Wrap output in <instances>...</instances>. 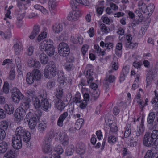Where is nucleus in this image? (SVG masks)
<instances>
[{"mask_svg":"<svg viewBox=\"0 0 158 158\" xmlns=\"http://www.w3.org/2000/svg\"><path fill=\"white\" fill-rule=\"evenodd\" d=\"M154 94H155V97L151 101V102L152 104L155 103L156 102H158V93H157L156 90H155Z\"/></svg>","mask_w":158,"mask_h":158,"instance_id":"obj_52","label":"nucleus"},{"mask_svg":"<svg viewBox=\"0 0 158 158\" xmlns=\"http://www.w3.org/2000/svg\"><path fill=\"white\" fill-rule=\"evenodd\" d=\"M15 77V70L14 68H12L9 73V79L10 80H13Z\"/></svg>","mask_w":158,"mask_h":158,"instance_id":"obj_50","label":"nucleus"},{"mask_svg":"<svg viewBox=\"0 0 158 158\" xmlns=\"http://www.w3.org/2000/svg\"><path fill=\"white\" fill-rule=\"evenodd\" d=\"M126 48H133L136 46V44L134 43L131 42L126 41Z\"/></svg>","mask_w":158,"mask_h":158,"instance_id":"obj_54","label":"nucleus"},{"mask_svg":"<svg viewBox=\"0 0 158 158\" xmlns=\"http://www.w3.org/2000/svg\"><path fill=\"white\" fill-rule=\"evenodd\" d=\"M144 124L142 123L138 129L137 131L136 132V135L137 137L140 136L142 135L144 130Z\"/></svg>","mask_w":158,"mask_h":158,"instance_id":"obj_32","label":"nucleus"},{"mask_svg":"<svg viewBox=\"0 0 158 158\" xmlns=\"http://www.w3.org/2000/svg\"><path fill=\"white\" fill-rule=\"evenodd\" d=\"M15 63L17 68V71L20 75L22 72V69L20 58L19 57H17L15 59Z\"/></svg>","mask_w":158,"mask_h":158,"instance_id":"obj_23","label":"nucleus"},{"mask_svg":"<svg viewBox=\"0 0 158 158\" xmlns=\"http://www.w3.org/2000/svg\"><path fill=\"white\" fill-rule=\"evenodd\" d=\"M13 136H16L18 139L23 138V140L26 143L27 147L28 146L29 143L31 138L30 133L24 128L21 126L18 127L15 130V134Z\"/></svg>","mask_w":158,"mask_h":158,"instance_id":"obj_1","label":"nucleus"},{"mask_svg":"<svg viewBox=\"0 0 158 158\" xmlns=\"http://www.w3.org/2000/svg\"><path fill=\"white\" fill-rule=\"evenodd\" d=\"M52 138L49 136L46 137L45 138L44 144L51 145Z\"/></svg>","mask_w":158,"mask_h":158,"instance_id":"obj_62","label":"nucleus"},{"mask_svg":"<svg viewBox=\"0 0 158 158\" xmlns=\"http://www.w3.org/2000/svg\"><path fill=\"white\" fill-rule=\"evenodd\" d=\"M40 31V27L39 25L36 24L33 27L32 31L35 34L38 35Z\"/></svg>","mask_w":158,"mask_h":158,"instance_id":"obj_51","label":"nucleus"},{"mask_svg":"<svg viewBox=\"0 0 158 158\" xmlns=\"http://www.w3.org/2000/svg\"><path fill=\"white\" fill-rule=\"evenodd\" d=\"M74 68L73 64L72 63H69L66 64L65 66V69L68 71H71L73 70Z\"/></svg>","mask_w":158,"mask_h":158,"instance_id":"obj_64","label":"nucleus"},{"mask_svg":"<svg viewBox=\"0 0 158 158\" xmlns=\"http://www.w3.org/2000/svg\"><path fill=\"white\" fill-rule=\"evenodd\" d=\"M156 118V114L153 112H150L147 118V122L149 124H152Z\"/></svg>","mask_w":158,"mask_h":158,"instance_id":"obj_27","label":"nucleus"},{"mask_svg":"<svg viewBox=\"0 0 158 158\" xmlns=\"http://www.w3.org/2000/svg\"><path fill=\"white\" fill-rule=\"evenodd\" d=\"M11 93L13 101L15 103H18L23 98V94L16 87L13 88Z\"/></svg>","mask_w":158,"mask_h":158,"instance_id":"obj_4","label":"nucleus"},{"mask_svg":"<svg viewBox=\"0 0 158 158\" xmlns=\"http://www.w3.org/2000/svg\"><path fill=\"white\" fill-rule=\"evenodd\" d=\"M27 94L28 95V98H31V100H33V98H36L37 97L35 93V91L33 90H29L27 91Z\"/></svg>","mask_w":158,"mask_h":158,"instance_id":"obj_42","label":"nucleus"},{"mask_svg":"<svg viewBox=\"0 0 158 158\" xmlns=\"http://www.w3.org/2000/svg\"><path fill=\"white\" fill-rule=\"evenodd\" d=\"M53 31L56 33H59L63 29V25L60 23H56L52 26Z\"/></svg>","mask_w":158,"mask_h":158,"instance_id":"obj_18","label":"nucleus"},{"mask_svg":"<svg viewBox=\"0 0 158 158\" xmlns=\"http://www.w3.org/2000/svg\"><path fill=\"white\" fill-rule=\"evenodd\" d=\"M154 153L151 150L148 151L144 158H154L155 157Z\"/></svg>","mask_w":158,"mask_h":158,"instance_id":"obj_48","label":"nucleus"},{"mask_svg":"<svg viewBox=\"0 0 158 158\" xmlns=\"http://www.w3.org/2000/svg\"><path fill=\"white\" fill-rule=\"evenodd\" d=\"M47 128V124L44 121L40 122L38 126V130L40 133H43Z\"/></svg>","mask_w":158,"mask_h":158,"instance_id":"obj_22","label":"nucleus"},{"mask_svg":"<svg viewBox=\"0 0 158 158\" xmlns=\"http://www.w3.org/2000/svg\"><path fill=\"white\" fill-rule=\"evenodd\" d=\"M68 116L67 112H65L62 114L59 117L57 121V124L58 126L62 127L63 125V121Z\"/></svg>","mask_w":158,"mask_h":158,"instance_id":"obj_15","label":"nucleus"},{"mask_svg":"<svg viewBox=\"0 0 158 158\" xmlns=\"http://www.w3.org/2000/svg\"><path fill=\"white\" fill-rule=\"evenodd\" d=\"M118 130V127L116 125H112L110 127V132L109 134H110V133L111 134H113L116 135V132Z\"/></svg>","mask_w":158,"mask_h":158,"instance_id":"obj_49","label":"nucleus"},{"mask_svg":"<svg viewBox=\"0 0 158 158\" xmlns=\"http://www.w3.org/2000/svg\"><path fill=\"white\" fill-rule=\"evenodd\" d=\"M154 78V75L153 73L151 71L149 72L147 74L146 78L147 82L146 87L150 85Z\"/></svg>","mask_w":158,"mask_h":158,"instance_id":"obj_16","label":"nucleus"},{"mask_svg":"<svg viewBox=\"0 0 158 158\" xmlns=\"http://www.w3.org/2000/svg\"><path fill=\"white\" fill-rule=\"evenodd\" d=\"M48 5L49 9L56 8V0H49Z\"/></svg>","mask_w":158,"mask_h":158,"instance_id":"obj_45","label":"nucleus"},{"mask_svg":"<svg viewBox=\"0 0 158 158\" xmlns=\"http://www.w3.org/2000/svg\"><path fill=\"white\" fill-rule=\"evenodd\" d=\"M33 110L32 109H30L29 110V112L26 115L25 119H27V121H30L31 119H34V118H35L36 116L35 114H33Z\"/></svg>","mask_w":158,"mask_h":158,"instance_id":"obj_33","label":"nucleus"},{"mask_svg":"<svg viewBox=\"0 0 158 158\" xmlns=\"http://www.w3.org/2000/svg\"><path fill=\"white\" fill-rule=\"evenodd\" d=\"M115 79L116 77L115 76L111 75L110 74H107L105 79L104 81V83L108 86V83H113L115 81Z\"/></svg>","mask_w":158,"mask_h":158,"instance_id":"obj_13","label":"nucleus"},{"mask_svg":"<svg viewBox=\"0 0 158 158\" xmlns=\"http://www.w3.org/2000/svg\"><path fill=\"white\" fill-rule=\"evenodd\" d=\"M8 143L5 141L0 142V154H3L8 148Z\"/></svg>","mask_w":158,"mask_h":158,"instance_id":"obj_17","label":"nucleus"},{"mask_svg":"<svg viewBox=\"0 0 158 158\" xmlns=\"http://www.w3.org/2000/svg\"><path fill=\"white\" fill-rule=\"evenodd\" d=\"M81 96L79 92H77L75 95V97L73 99L74 102L77 103H79L81 101Z\"/></svg>","mask_w":158,"mask_h":158,"instance_id":"obj_46","label":"nucleus"},{"mask_svg":"<svg viewBox=\"0 0 158 158\" xmlns=\"http://www.w3.org/2000/svg\"><path fill=\"white\" fill-rule=\"evenodd\" d=\"M15 157V152L12 149L8 150L4 156V157L5 158H14Z\"/></svg>","mask_w":158,"mask_h":158,"instance_id":"obj_29","label":"nucleus"},{"mask_svg":"<svg viewBox=\"0 0 158 158\" xmlns=\"http://www.w3.org/2000/svg\"><path fill=\"white\" fill-rule=\"evenodd\" d=\"M4 109L6 110V113L8 114H11L13 113L14 109L13 106L11 105L6 104L4 106Z\"/></svg>","mask_w":158,"mask_h":158,"instance_id":"obj_31","label":"nucleus"},{"mask_svg":"<svg viewBox=\"0 0 158 158\" xmlns=\"http://www.w3.org/2000/svg\"><path fill=\"white\" fill-rule=\"evenodd\" d=\"M55 84V82L54 81L51 80L47 83V88L48 89H52L54 87Z\"/></svg>","mask_w":158,"mask_h":158,"instance_id":"obj_41","label":"nucleus"},{"mask_svg":"<svg viewBox=\"0 0 158 158\" xmlns=\"http://www.w3.org/2000/svg\"><path fill=\"white\" fill-rule=\"evenodd\" d=\"M59 139L60 143L63 146H66L68 144L69 139L66 134H63L59 138Z\"/></svg>","mask_w":158,"mask_h":158,"instance_id":"obj_14","label":"nucleus"},{"mask_svg":"<svg viewBox=\"0 0 158 158\" xmlns=\"http://www.w3.org/2000/svg\"><path fill=\"white\" fill-rule=\"evenodd\" d=\"M84 74L87 79V82L88 84L89 85V83L92 82L94 79L93 76L94 75L93 70L91 69L86 70L84 71Z\"/></svg>","mask_w":158,"mask_h":158,"instance_id":"obj_12","label":"nucleus"},{"mask_svg":"<svg viewBox=\"0 0 158 158\" xmlns=\"http://www.w3.org/2000/svg\"><path fill=\"white\" fill-rule=\"evenodd\" d=\"M33 76L30 73H28L27 74L26 81L28 84H32L35 80Z\"/></svg>","mask_w":158,"mask_h":158,"instance_id":"obj_30","label":"nucleus"},{"mask_svg":"<svg viewBox=\"0 0 158 158\" xmlns=\"http://www.w3.org/2000/svg\"><path fill=\"white\" fill-rule=\"evenodd\" d=\"M2 90L3 91H1L0 92V95H2L3 93L6 94L9 93V85L7 82L6 81L4 82Z\"/></svg>","mask_w":158,"mask_h":158,"instance_id":"obj_28","label":"nucleus"},{"mask_svg":"<svg viewBox=\"0 0 158 158\" xmlns=\"http://www.w3.org/2000/svg\"><path fill=\"white\" fill-rule=\"evenodd\" d=\"M55 105L57 109L61 111H62L66 106L65 104L59 98L57 99Z\"/></svg>","mask_w":158,"mask_h":158,"instance_id":"obj_19","label":"nucleus"},{"mask_svg":"<svg viewBox=\"0 0 158 158\" xmlns=\"http://www.w3.org/2000/svg\"><path fill=\"white\" fill-rule=\"evenodd\" d=\"M99 95V92L98 90H93L92 95V98L95 99H97Z\"/></svg>","mask_w":158,"mask_h":158,"instance_id":"obj_57","label":"nucleus"},{"mask_svg":"<svg viewBox=\"0 0 158 158\" xmlns=\"http://www.w3.org/2000/svg\"><path fill=\"white\" fill-rule=\"evenodd\" d=\"M143 144L146 147H151L154 144V139L150 135V133H145L143 139Z\"/></svg>","mask_w":158,"mask_h":158,"instance_id":"obj_6","label":"nucleus"},{"mask_svg":"<svg viewBox=\"0 0 158 158\" xmlns=\"http://www.w3.org/2000/svg\"><path fill=\"white\" fill-rule=\"evenodd\" d=\"M6 136V131L2 129H0V140H4Z\"/></svg>","mask_w":158,"mask_h":158,"instance_id":"obj_55","label":"nucleus"},{"mask_svg":"<svg viewBox=\"0 0 158 158\" xmlns=\"http://www.w3.org/2000/svg\"><path fill=\"white\" fill-rule=\"evenodd\" d=\"M46 53L49 56H51L54 55L55 53V48L53 46L49 48L45 51Z\"/></svg>","mask_w":158,"mask_h":158,"instance_id":"obj_37","label":"nucleus"},{"mask_svg":"<svg viewBox=\"0 0 158 158\" xmlns=\"http://www.w3.org/2000/svg\"><path fill=\"white\" fill-rule=\"evenodd\" d=\"M77 151L80 154H83L85 152V145L82 143H80L77 146Z\"/></svg>","mask_w":158,"mask_h":158,"instance_id":"obj_20","label":"nucleus"},{"mask_svg":"<svg viewBox=\"0 0 158 158\" xmlns=\"http://www.w3.org/2000/svg\"><path fill=\"white\" fill-rule=\"evenodd\" d=\"M74 151V149L71 147H67L65 150V154L67 156H70L73 154Z\"/></svg>","mask_w":158,"mask_h":158,"instance_id":"obj_47","label":"nucleus"},{"mask_svg":"<svg viewBox=\"0 0 158 158\" xmlns=\"http://www.w3.org/2000/svg\"><path fill=\"white\" fill-rule=\"evenodd\" d=\"M51 107V104L47 99L41 100V107L45 111H48Z\"/></svg>","mask_w":158,"mask_h":158,"instance_id":"obj_11","label":"nucleus"},{"mask_svg":"<svg viewBox=\"0 0 158 158\" xmlns=\"http://www.w3.org/2000/svg\"><path fill=\"white\" fill-rule=\"evenodd\" d=\"M6 111L0 108V118L4 119L6 116Z\"/></svg>","mask_w":158,"mask_h":158,"instance_id":"obj_61","label":"nucleus"},{"mask_svg":"<svg viewBox=\"0 0 158 158\" xmlns=\"http://www.w3.org/2000/svg\"><path fill=\"white\" fill-rule=\"evenodd\" d=\"M81 13L78 10H73L70 12L67 17V19L70 21H75L80 17Z\"/></svg>","mask_w":158,"mask_h":158,"instance_id":"obj_7","label":"nucleus"},{"mask_svg":"<svg viewBox=\"0 0 158 158\" xmlns=\"http://www.w3.org/2000/svg\"><path fill=\"white\" fill-rule=\"evenodd\" d=\"M40 60L41 63L44 64H47L48 62V56L44 53H42L39 56Z\"/></svg>","mask_w":158,"mask_h":158,"instance_id":"obj_25","label":"nucleus"},{"mask_svg":"<svg viewBox=\"0 0 158 158\" xmlns=\"http://www.w3.org/2000/svg\"><path fill=\"white\" fill-rule=\"evenodd\" d=\"M155 8V6L154 4L152 3H150L147 6L146 10V13L148 12V15L152 13Z\"/></svg>","mask_w":158,"mask_h":158,"instance_id":"obj_39","label":"nucleus"},{"mask_svg":"<svg viewBox=\"0 0 158 158\" xmlns=\"http://www.w3.org/2000/svg\"><path fill=\"white\" fill-rule=\"evenodd\" d=\"M100 27L102 31L104 32L105 33H108L110 31L109 28L106 27L105 24H100Z\"/></svg>","mask_w":158,"mask_h":158,"instance_id":"obj_43","label":"nucleus"},{"mask_svg":"<svg viewBox=\"0 0 158 158\" xmlns=\"http://www.w3.org/2000/svg\"><path fill=\"white\" fill-rule=\"evenodd\" d=\"M57 73L56 64L53 61H50L44 69V76L47 78H51L55 76Z\"/></svg>","mask_w":158,"mask_h":158,"instance_id":"obj_2","label":"nucleus"},{"mask_svg":"<svg viewBox=\"0 0 158 158\" xmlns=\"http://www.w3.org/2000/svg\"><path fill=\"white\" fill-rule=\"evenodd\" d=\"M150 135L154 139H156L158 137V130H153L151 133H150Z\"/></svg>","mask_w":158,"mask_h":158,"instance_id":"obj_53","label":"nucleus"},{"mask_svg":"<svg viewBox=\"0 0 158 158\" xmlns=\"http://www.w3.org/2000/svg\"><path fill=\"white\" fill-rule=\"evenodd\" d=\"M79 107L81 109H84L85 108L86 106L87 105L88 102L84 100H81V101L79 103Z\"/></svg>","mask_w":158,"mask_h":158,"instance_id":"obj_58","label":"nucleus"},{"mask_svg":"<svg viewBox=\"0 0 158 158\" xmlns=\"http://www.w3.org/2000/svg\"><path fill=\"white\" fill-rule=\"evenodd\" d=\"M52 149L51 145L44 144L42 148L43 151L44 153H50L52 150Z\"/></svg>","mask_w":158,"mask_h":158,"instance_id":"obj_34","label":"nucleus"},{"mask_svg":"<svg viewBox=\"0 0 158 158\" xmlns=\"http://www.w3.org/2000/svg\"><path fill=\"white\" fill-rule=\"evenodd\" d=\"M55 151L57 153L58 155L62 154L63 152V150L62 147L60 146H58L55 149Z\"/></svg>","mask_w":158,"mask_h":158,"instance_id":"obj_60","label":"nucleus"},{"mask_svg":"<svg viewBox=\"0 0 158 158\" xmlns=\"http://www.w3.org/2000/svg\"><path fill=\"white\" fill-rule=\"evenodd\" d=\"M31 98H28L26 101L23 102L22 103V106L26 110H27L29 107V103L31 102Z\"/></svg>","mask_w":158,"mask_h":158,"instance_id":"obj_40","label":"nucleus"},{"mask_svg":"<svg viewBox=\"0 0 158 158\" xmlns=\"http://www.w3.org/2000/svg\"><path fill=\"white\" fill-rule=\"evenodd\" d=\"M126 131L124 133L125 138H127L131 133V126L130 124H127L126 127Z\"/></svg>","mask_w":158,"mask_h":158,"instance_id":"obj_36","label":"nucleus"},{"mask_svg":"<svg viewBox=\"0 0 158 158\" xmlns=\"http://www.w3.org/2000/svg\"><path fill=\"white\" fill-rule=\"evenodd\" d=\"M13 48L14 50L15 53L16 55H19L20 54L21 50L22 45L20 43H16L13 46Z\"/></svg>","mask_w":158,"mask_h":158,"instance_id":"obj_21","label":"nucleus"},{"mask_svg":"<svg viewBox=\"0 0 158 158\" xmlns=\"http://www.w3.org/2000/svg\"><path fill=\"white\" fill-rule=\"evenodd\" d=\"M33 104L34 107L36 109H38L41 107V103L39 99L37 97L36 98H33Z\"/></svg>","mask_w":158,"mask_h":158,"instance_id":"obj_35","label":"nucleus"},{"mask_svg":"<svg viewBox=\"0 0 158 158\" xmlns=\"http://www.w3.org/2000/svg\"><path fill=\"white\" fill-rule=\"evenodd\" d=\"M12 146L16 149L21 148L22 147V139H18L16 136H13L12 139Z\"/></svg>","mask_w":158,"mask_h":158,"instance_id":"obj_10","label":"nucleus"},{"mask_svg":"<svg viewBox=\"0 0 158 158\" xmlns=\"http://www.w3.org/2000/svg\"><path fill=\"white\" fill-rule=\"evenodd\" d=\"M53 42L51 40H45L42 42L40 44V48L42 51H45L49 48L52 47Z\"/></svg>","mask_w":158,"mask_h":158,"instance_id":"obj_9","label":"nucleus"},{"mask_svg":"<svg viewBox=\"0 0 158 158\" xmlns=\"http://www.w3.org/2000/svg\"><path fill=\"white\" fill-rule=\"evenodd\" d=\"M58 52L62 56H67L70 53V48L68 45L63 42L60 43L58 46Z\"/></svg>","mask_w":158,"mask_h":158,"instance_id":"obj_3","label":"nucleus"},{"mask_svg":"<svg viewBox=\"0 0 158 158\" xmlns=\"http://www.w3.org/2000/svg\"><path fill=\"white\" fill-rule=\"evenodd\" d=\"M47 36L46 32H43L40 33L38 36V40L40 42L41 41L42 39L45 38Z\"/></svg>","mask_w":158,"mask_h":158,"instance_id":"obj_59","label":"nucleus"},{"mask_svg":"<svg viewBox=\"0 0 158 158\" xmlns=\"http://www.w3.org/2000/svg\"><path fill=\"white\" fill-rule=\"evenodd\" d=\"M35 60L34 59L31 57L29 58V60L27 62L28 66L30 67H34Z\"/></svg>","mask_w":158,"mask_h":158,"instance_id":"obj_63","label":"nucleus"},{"mask_svg":"<svg viewBox=\"0 0 158 158\" xmlns=\"http://www.w3.org/2000/svg\"><path fill=\"white\" fill-rule=\"evenodd\" d=\"M42 113L40 110H37L35 112V114L36 116L35 118L33 119H31L30 121H28L29 127L31 129H34L35 127L37 122L38 120H39L41 116H42Z\"/></svg>","mask_w":158,"mask_h":158,"instance_id":"obj_5","label":"nucleus"},{"mask_svg":"<svg viewBox=\"0 0 158 158\" xmlns=\"http://www.w3.org/2000/svg\"><path fill=\"white\" fill-rule=\"evenodd\" d=\"M117 139L115 135L110 133V135L108 137V142L110 144L113 145L116 142Z\"/></svg>","mask_w":158,"mask_h":158,"instance_id":"obj_24","label":"nucleus"},{"mask_svg":"<svg viewBox=\"0 0 158 158\" xmlns=\"http://www.w3.org/2000/svg\"><path fill=\"white\" fill-rule=\"evenodd\" d=\"M63 89L62 88L59 89H57L56 96L57 98H61L62 97L63 94Z\"/></svg>","mask_w":158,"mask_h":158,"instance_id":"obj_56","label":"nucleus"},{"mask_svg":"<svg viewBox=\"0 0 158 158\" xmlns=\"http://www.w3.org/2000/svg\"><path fill=\"white\" fill-rule=\"evenodd\" d=\"M0 129H2L6 131L8 127V123L6 121L3 120L0 122Z\"/></svg>","mask_w":158,"mask_h":158,"instance_id":"obj_38","label":"nucleus"},{"mask_svg":"<svg viewBox=\"0 0 158 158\" xmlns=\"http://www.w3.org/2000/svg\"><path fill=\"white\" fill-rule=\"evenodd\" d=\"M25 114V111L22 107H19L17 109L15 114V117L18 121L23 119V117Z\"/></svg>","mask_w":158,"mask_h":158,"instance_id":"obj_8","label":"nucleus"},{"mask_svg":"<svg viewBox=\"0 0 158 158\" xmlns=\"http://www.w3.org/2000/svg\"><path fill=\"white\" fill-rule=\"evenodd\" d=\"M35 79L36 80H40L41 77V75L40 71L37 69L33 70L31 73Z\"/></svg>","mask_w":158,"mask_h":158,"instance_id":"obj_26","label":"nucleus"},{"mask_svg":"<svg viewBox=\"0 0 158 158\" xmlns=\"http://www.w3.org/2000/svg\"><path fill=\"white\" fill-rule=\"evenodd\" d=\"M39 94L40 96V99H47V94L46 91L44 90H40L39 92Z\"/></svg>","mask_w":158,"mask_h":158,"instance_id":"obj_44","label":"nucleus"}]
</instances>
